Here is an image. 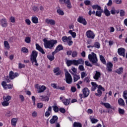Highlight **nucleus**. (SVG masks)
Listing matches in <instances>:
<instances>
[{
  "mask_svg": "<svg viewBox=\"0 0 127 127\" xmlns=\"http://www.w3.org/2000/svg\"><path fill=\"white\" fill-rule=\"evenodd\" d=\"M44 46L46 49H52L56 44H57L58 41L57 40H48L46 38L43 40Z\"/></svg>",
  "mask_w": 127,
  "mask_h": 127,
  "instance_id": "f257e3e1",
  "label": "nucleus"
},
{
  "mask_svg": "<svg viewBox=\"0 0 127 127\" xmlns=\"http://www.w3.org/2000/svg\"><path fill=\"white\" fill-rule=\"evenodd\" d=\"M38 55V52H37L36 51H33L30 55V62H31L32 65L34 66H36V67H38L39 65L38 63H37V60L36 59Z\"/></svg>",
  "mask_w": 127,
  "mask_h": 127,
  "instance_id": "f03ea898",
  "label": "nucleus"
},
{
  "mask_svg": "<svg viewBox=\"0 0 127 127\" xmlns=\"http://www.w3.org/2000/svg\"><path fill=\"white\" fill-rule=\"evenodd\" d=\"M88 59L93 65L100 67V64L98 63V58H97V55L96 54L92 53L91 54H89L88 55Z\"/></svg>",
  "mask_w": 127,
  "mask_h": 127,
  "instance_id": "7ed1b4c3",
  "label": "nucleus"
},
{
  "mask_svg": "<svg viewBox=\"0 0 127 127\" xmlns=\"http://www.w3.org/2000/svg\"><path fill=\"white\" fill-rule=\"evenodd\" d=\"M65 82L67 84H72L73 82V78H72V76L67 69H65Z\"/></svg>",
  "mask_w": 127,
  "mask_h": 127,
  "instance_id": "20e7f679",
  "label": "nucleus"
},
{
  "mask_svg": "<svg viewBox=\"0 0 127 127\" xmlns=\"http://www.w3.org/2000/svg\"><path fill=\"white\" fill-rule=\"evenodd\" d=\"M86 36H87V38L94 39L95 38V36H96V35L94 34V32L89 30L86 32Z\"/></svg>",
  "mask_w": 127,
  "mask_h": 127,
  "instance_id": "39448f33",
  "label": "nucleus"
},
{
  "mask_svg": "<svg viewBox=\"0 0 127 127\" xmlns=\"http://www.w3.org/2000/svg\"><path fill=\"white\" fill-rule=\"evenodd\" d=\"M60 3H65L67 4V7L69 9L70 8H72V5H71V2H70V0H59Z\"/></svg>",
  "mask_w": 127,
  "mask_h": 127,
  "instance_id": "423d86ee",
  "label": "nucleus"
},
{
  "mask_svg": "<svg viewBox=\"0 0 127 127\" xmlns=\"http://www.w3.org/2000/svg\"><path fill=\"white\" fill-rule=\"evenodd\" d=\"M82 93L83 94V98H87L90 95V90L87 87H85L82 89Z\"/></svg>",
  "mask_w": 127,
  "mask_h": 127,
  "instance_id": "0eeeda50",
  "label": "nucleus"
},
{
  "mask_svg": "<svg viewBox=\"0 0 127 127\" xmlns=\"http://www.w3.org/2000/svg\"><path fill=\"white\" fill-rule=\"evenodd\" d=\"M118 53L120 56H123L124 58L125 57L126 49L123 48H120L118 50Z\"/></svg>",
  "mask_w": 127,
  "mask_h": 127,
  "instance_id": "6e6552de",
  "label": "nucleus"
},
{
  "mask_svg": "<svg viewBox=\"0 0 127 127\" xmlns=\"http://www.w3.org/2000/svg\"><path fill=\"white\" fill-rule=\"evenodd\" d=\"M19 75V74H18V73L15 72L14 73L13 71H10L9 74V79H10V80H13L14 78H16V77H18Z\"/></svg>",
  "mask_w": 127,
  "mask_h": 127,
  "instance_id": "1a4fd4ad",
  "label": "nucleus"
},
{
  "mask_svg": "<svg viewBox=\"0 0 127 127\" xmlns=\"http://www.w3.org/2000/svg\"><path fill=\"white\" fill-rule=\"evenodd\" d=\"M77 21L79 23H82L83 25H87V21L83 17L79 16L77 19Z\"/></svg>",
  "mask_w": 127,
  "mask_h": 127,
  "instance_id": "9d476101",
  "label": "nucleus"
},
{
  "mask_svg": "<svg viewBox=\"0 0 127 127\" xmlns=\"http://www.w3.org/2000/svg\"><path fill=\"white\" fill-rule=\"evenodd\" d=\"M113 64L111 62H108L107 64L106 69L108 72H112L113 69Z\"/></svg>",
  "mask_w": 127,
  "mask_h": 127,
  "instance_id": "9b49d317",
  "label": "nucleus"
},
{
  "mask_svg": "<svg viewBox=\"0 0 127 127\" xmlns=\"http://www.w3.org/2000/svg\"><path fill=\"white\" fill-rule=\"evenodd\" d=\"M0 22V24L2 27H6V26H7V21H6L5 18L1 19Z\"/></svg>",
  "mask_w": 127,
  "mask_h": 127,
  "instance_id": "f8f14e48",
  "label": "nucleus"
},
{
  "mask_svg": "<svg viewBox=\"0 0 127 127\" xmlns=\"http://www.w3.org/2000/svg\"><path fill=\"white\" fill-rule=\"evenodd\" d=\"M58 121V117L57 116H53L52 118L50 120V123L51 124V125H53L55 124L56 123H57V121Z\"/></svg>",
  "mask_w": 127,
  "mask_h": 127,
  "instance_id": "ddd939ff",
  "label": "nucleus"
},
{
  "mask_svg": "<svg viewBox=\"0 0 127 127\" xmlns=\"http://www.w3.org/2000/svg\"><path fill=\"white\" fill-rule=\"evenodd\" d=\"M84 64V60L79 59L78 60H74V66H78L79 64Z\"/></svg>",
  "mask_w": 127,
  "mask_h": 127,
  "instance_id": "4468645a",
  "label": "nucleus"
},
{
  "mask_svg": "<svg viewBox=\"0 0 127 127\" xmlns=\"http://www.w3.org/2000/svg\"><path fill=\"white\" fill-rule=\"evenodd\" d=\"M51 112H52V107L51 106H49L48 110L45 113V117L48 118L51 115Z\"/></svg>",
  "mask_w": 127,
  "mask_h": 127,
  "instance_id": "2eb2a0df",
  "label": "nucleus"
},
{
  "mask_svg": "<svg viewBox=\"0 0 127 127\" xmlns=\"http://www.w3.org/2000/svg\"><path fill=\"white\" fill-rule=\"evenodd\" d=\"M100 78H101V72L98 71H96V73L93 76V79H94V80H98L99 79H100Z\"/></svg>",
  "mask_w": 127,
  "mask_h": 127,
  "instance_id": "dca6fc26",
  "label": "nucleus"
},
{
  "mask_svg": "<svg viewBox=\"0 0 127 127\" xmlns=\"http://www.w3.org/2000/svg\"><path fill=\"white\" fill-rule=\"evenodd\" d=\"M36 49L38 50L42 54H45V52L43 50V49L39 46V44H36Z\"/></svg>",
  "mask_w": 127,
  "mask_h": 127,
  "instance_id": "f3484780",
  "label": "nucleus"
},
{
  "mask_svg": "<svg viewBox=\"0 0 127 127\" xmlns=\"http://www.w3.org/2000/svg\"><path fill=\"white\" fill-rule=\"evenodd\" d=\"M91 84L92 86L91 89V91H92V92H94L95 90H97V88L98 87V84H97V83L94 82H91Z\"/></svg>",
  "mask_w": 127,
  "mask_h": 127,
  "instance_id": "a211bd4d",
  "label": "nucleus"
},
{
  "mask_svg": "<svg viewBox=\"0 0 127 127\" xmlns=\"http://www.w3.org/2000/svg\"><path fill=\"white\" fill-rule=\"evenodd\" d=\"M66 64L67 67H70V66H71V65H75L74 60H67L66 62Z\"/></svg>",
  "mask_w": 127,
  "mask_h": 127,
  "instance_id": "6ab92c4d",
  "label": "nucleus"
},
{
  "mask_svg": "<svg viewBox=\"0 0 127 127\" xmlns=\"http://www.w3.org/2000/svg\"><path fill=\"white\" fill-rule=\"evenodd\" d=\"M46 23L48 24H51V25H55V20L53 19H46Z\"/></svg>",
  "mask_w": 127,
  "mask_h": 127,
  "instance_id": "aec40b11",
  "label": "nucleus"
},
{
  "mask_svg": "<svg viewBox=\"0 0 127 127\" xmlns=\"http://www.w3.org/2000/svg\"><path fill=\"white\" fill-rule=\"evenodd\" d=\"M118 104L119 106L125 107V101L124 100V99H123V98H119L118 99Z\"/></svg>",
  "mask_w": 127,
  "mask_h": 127,
  "instance_id": "412c9836",
  "label": "nucleus"
},
{
  "mask_svg": "<svg viewBox=\"0 0 127 127\" xmlns=\"http://www.w3.org/2000/svg\"><path fill=\"white\" fill-rule=\"evenodd\" d=\"M100 11H96L95 13L96 16H98L99 17H101L102 16V13L104 12V10L102 9H101L100 10H98Z\"/></svg>",
  "mask_w": 127,
  "mask_h": 127,
  "instance_id": "4be33fe9",
  "label": "nucleus"
},
{
  "mask_svg": "<svg viewBox=\"0 0 127 127\" xmlns=\"http://www.w3.org/2000/svg\"><path fill=\"white\" fill-rule=\"evenodd\" d=\"M39 91L38 93H43L45 90H46V87L44 85H42V86H39Z\"/></svg>",
  "mask_w": 127,
  "mask_h": 127,
  "instance_id": "5701e85b",
  "label": "nucleus"
},
{
  "mask_svg": "<svg viewBox=\"0 0 127 127\" xmlns=\"http://www.w3.org/2000/svg\"><path fill=\"white\" fill-rule=\"evenodd\" d=\"M70 100H71V99H63L62 101L64 106H68V105L70 104Z\"/></svg>",
  "mask_w": 127,
  "mask_h": 127,
  "instance_id": "b1692460",
  "label": "nucleus"
},
{
  "mask_svg": "<svg viewBox=\"0 0 127 127\" xmlns=\"http://www.w3.org/2000/svg\"><path fill=\"white\" fill-rule=\"evenodd\" d=\"M3 101H5L6 102H7L8 103H9V101L11 100V96L9 95H7L6 96H3Z\"/></svg>",
  "mask_w": 127,
  "mask_h": 127,
  "instance_id": "393cba45",
  "label": "nucleus"
},
{
  "mask_svg": "<svg viewBox=\"0 0 127 127\" xmlns=\"http://www.w3.org/2000/svg\"><path fill=\"white\" fill-rule=\"evenodd\" d=\"M100 61H101L102 63L103 64H104V65H107V63L106 62V60L105 59V58L103 55H100Z\"/></svg>",
  "mask_w": 127,
  "mask_h": 127,
  "instance_id": "a878e982",
  "label": "nucleus"
},
{
  "mask_svg": "<svg viewBox=\"0 0 127 127\" xmlns=\"http://www.w3.org/2000/svg\"><path fill=\"white\" fill-rule=\"evenodd\" d=\"M64 49V47H63V46L61 44L59 45L56 48V50H57L58 52H59V51H61V50H63Z\"/></svg>",
  "mask_w": 127,
  "mask_h": 127,
  "instance_id": "bb28decb",
  "label": "nucleus"
},
{
  "mask_svg": "<svg viewBox=\"0 0 127 127\" xmlns=\"http://www.w3.org/2000/svg\"><path fill=\"white\" fill-rule=\"evenodd\" d=\"M102 105L105 107L107 109H112V106H111V104L108 103H102Z\"/></svg>",
  "mask_w": 127,
  "mask_h": 127,
  "instance_id": "cd10ccee",
  "label": "nucleus"
},
{
  "mask_svg": "<svg viewBox=\"0 0 127 127\" xmlns=\"http://www.w3.org/2000/svg\"><path fill=\"white\" fill-rule=\"evenodd\" d=\"M12 126H16V123H17V119L16 118H13L11 120Z\"/></svg>",
  "mask_w": 127,
  "mask_h": 127,
  "instance_id": "c85d7f7f",
  "label": "nucleus"
},
{
  "mask_svg": "<svg viewBox=\"0 0 127 127\" xmlns=\"http://www.w3.org/2000/svg\"><path fill=\"white\" fill-rule=\"evenodd\" d=\"M124 70V68L120 67L116 71V72L119 74V75H122L123 74V71Z\"/></svg>",
  "mask_w": 127,
  "mask_h": 127,
  "instance_id": "c756f323",
  "label": "nucleus"
},
{
  "mask_svg": "<svg viewBox=\"0 0 127 127\" xmlns=\"http://www.w3.org/2000/svg\"><path fill=\"white\" fill-rule=\"evenodd\" d=\"M73 127H82V124L79 122H74L73 123Z\"/></svg>",
  "mask_w": 127,
  "mask_h": 127,
  "instance_id": "7c9ffc66",
  "label": "nucleus"
},
{
  "mask_svg": "<svg viewBox=\"0 0 127 127\" xmlns=\"http://www.w3.org/2000/svg\"><path fill=\"white\" fill-rule=\"evenodd\" d=\"M104 13L106 16H110L111 15V12H110L107 8H105Z\"/></svg>",
  "mask_w": 127,
  "mask_h": 127,
  "instance_id": "2f4dec72",
  "label": "nucleus"
},
{
  "mask_svg": "<svg viewBox=\"0 0 127 127\" xmlns=\"http://www.w3.org/2000/svg\"><path fill=\"white\" fill-rule=\"evenodd\" d=\"M68 33H70L72 37H73V38H75L76 35V32H73V31L72 30H70L68 31Z\"/></svg>",
  "mask_w": 127,
  "mask_h": 127,
  "instance_id": "473e14b6",
  "label": "nucleus"
},
{
  "mask_svg": "<svg viewBox=\"0 0 127 127\" xmlns=\"http://www.w3.org/2000/svg\"><path fill=\"white\" fill-rule=\"evenodd\" d=\"M79 79H80V76L76 74H74L73 82H77Z\"/></svg>",
  "mask_w": 127,
  "mask_h": 127,
  "instance_id": "72a5a7b5",
  "label": "nucleus"
},
{
  "mask_svg": "<svg viewBox=\"0 0 127 127\" xmlns=\"http://www.w3.org/2000/svg\"><path fill=\"white\" fill-rule=\"evenodd\" d=\"M32 21L33 23H38V18L37 17H32Z\"/></svg>",
  "mask_w": 127,
  "mask_h": 127,
  "instance_id": "f704fd0d",
  "label": "nucleus"
},
{
  "mask_svg": "<svg viewBox=\"0 0 127 127\" xmlns=\"http://www.w3.org/2000/svg\"><path fill=\"white\" fill-rule=\"evenodd\" d=\"M52 108L55 112V113H58L59 112V108L58 106L54 105L52 106Z\"/></svg>",
  "mask_w": 127,
  "mask_h": 127,
  "instance_id": "c9c22d12",
  "label": "nucleus"
},
{
  "mask_svg": "<svg viewBox=\"0 0 127 127\" xmlns=\"http://www.w3.org/2000/svg\"><path fill=\"white\" fill-rule=\"evenodd\" d=\"M92 8H93V9H97V10L102 9L101 6H100L98 4L93 5L92 6Z\"/></svg>",
  "mask_w": 127,
  "mask_h": 127,
  "instance_id": "e433bc0d",
  "label": "nucleus"
},
{
  "mask_svg": "<svg viewBox=\"0 0 127 127\" xmlns=\"http://www.w3.org/2000/svg\"><path fill=\"white\" fill-rule=\"evenodd\" d=\"M1 105L3 107H7V106H9V102L3 100V102L1 103Z\"/></svg>",
  "mask_w": 127,
  "mask_h": 127,
  "instance_id": "4c0bfd02",
  "label": "nucleus"
},
{
  "mask_svg": "<svg viewBox=\"0 0 127 127\" xmlns=\"http://www.w3.org/2000/svg\"><path fill=\"white\" fill-rule=\"evenodd\" d=\"M93 46L94 47H95V48H97L98 49H99V48L101 47V44H100V43L96 42L94 43V45Z\"/></svg>",
  "mask_w": 127,
  "mask_h": 127,
  "instance_id": "58836bf2",
  "label": "nucleus"
},
{
  "mask_svg": "<svg viewBox=\"0 0 127 127\" xmlns=\"http://www.w3.org/2000/svg\"><path fill=\"white\" fill-rule=\"evenodd\" d=\"M47 58L49 59V60H50V61H53V60L55 59V58L54 56H51L49 55L47 56Z\"/></svg>",
  "mask_w": 127,
  "mask_h": 127,
  "instance_id": "ea45409f",
  "label": "nucleus"
},
{
  "mask_svg": "<svg viewBox=\"0 0 127 127\" xmlns=\"http://www.w3.org/2000/svg\"><path fill=\"white\" fill-rule=\"evenodd\" d=\"M57 13H58L60 15H64V11L63 10L59 9L57 10Z\"/></svg>",
  "mask_w": 127,
  "mask_h": 127,
  "instance_id": "a19ab883",
  "label": "nucleus"
},
{
  "mask_svg": "<svg viewBox=\"0 0 127 127\" xmlns=\"http://www.w3.org/2000/svg\"><path fill=\"white\" fill-rule=\"evenodd\" d=\"M4 45L5 47H6V48H7V49H9V48H10L9 47V44H8V42L6 41H4Z\"/></svg>",
  "mask_w": 127,
  "mask_h": 127,
  "instance_id": "79ce46f5",
  "label": "nucleus"
},
{
  "mask_svg": "<svg viewBox=\"0 0 127 127\" xmlns=\"http://www.w3.org/2000/svg\"><path fill=\"white\" fill-rule=\"evenodd\" d=\"M1 85L2 86L3 88H4V89H5V90L7 89V87H6L7 86V84H6V82L2 81L1 82Z\"/></svg>",
  "mask_w": 127,
  "mask_h": 127,
  "instance_id": "37998d69",
  "label": "nucleus"
},
{
  "mask_svg": "<svg viewBox=\"0 0 127 127\" xmlns=\"http://www.w3.org/2000/svg\"><path fill=\"white\" fill-rule=\"evenodd\" d=\"M97 93H95V96H97V97H101L102 96V91L100 90V89L97 90Z\"/></svg>",
  "mask_w": 127,
  "mask_h": 127,
  "instance_id": "c03bdc74",
  "label": "nucleus"
},
{
  "mask_svg": "<svg viewBox=\"0 0 127 127\" xmlns=\"http://www.w3.org/2000/svg\"><path fill=\"white\" fill-rule=\"evenodd\" d=\"M31 41V40L30 39V37H27L25 38V42H26V43L29 44V43H30Z\"/></svg>",
  "mask_w": 127,
  "mask_h": 127,
  "instance_id": "a18cd8bd",
  "label": "nucleus"
},
{
  "mask_svg": "<svg viewBox=\"0 0 127 127\" xmlns=\"http://www.w3.org/2000/svg\"><path fill=\"white\" fill-rule=\"evenodd\" d=\"M77 55H78V52H77V51H74L72 52V55H71L72 57L74 58L75 57H77Z\"/></svg>",
  "mask_w": 127,
  "mask_h": 127,
  "instance_id": "49530a36",
  "label": "nucleus"
},
{
  "mask_svg": "<svg viewBox=\"0 0 127 127\" xmlns=\"http://www.w3.org/2000/svg\"><path fill=\"white\" fill-rule=\"evenodd\" d=\"M118 112L120 115H124L125 114V110L122 109V108H119Z\"/></svg>",
  "mask_w": 127,
  "mask_h": 127,
  "instance_id": "de8ad7c7",
  "label": "nucleus"
},
{
  "mask_svg": "<svg viewBox=\"0 0 127 127\" xmlns=\"http://www.w3.org/2000/svg\"><path fill=\"white\" fill-rule=\"evenodd\" d=\"M63 42L64 43H66L68 41V38L66 36H63L62 38Z\"/></svg>",
  "mask_w": 127,
  "mask_h": 127,
  "instance_id": "09e8293b",
  "label": "nucleus"
},
{
  "mask_svg": "<svg viewBox=\"0 0 127 127\" xmlns=\"http://www.w3.org/2000/svg\"><path fill=\"white\" fill-rule=\"evenodd\" d=\"M85 64L86 66H88V67H93V65H92V64H91L88 61H85Z\"/></svg>",
  "mask_w": 127,
  "mask_h": 127,
  "instance_id": "8fccbe9b",
  "label": "nucleus"
},
{
  "mask_svg": "<svg viewBox=\"0 0 127 127\" xmlns=\"http://www.w3.org/2000/svg\"><path fill=\"white\" fill-rule=\"evenodd\" d=\"M125 14H126V12L123 9L120 10V16L121 17L125 16Z\"/></svg>",
  "mask_w": 127,
  "mask_h": 127,
  "instance_id": "3c124183",
  "label": "nucleus"
},
{
  "mask_svg": "<svg viewBox=\"0 0 127 127\" xmlns=\"http://www.w3.org/2000/svg\"><path fill=\"white\" fill-rule=\"evenodd\" d=\"M21 51H22V52L23 53H28V49H27V48H25V47H23Z\"/></svg>",
  "mask_w": 127,
  "mask_h": 127,
  "instance_id": "603ef678",
  "label": "nucleus"
},
{
  "mask_svg": "<svg viewBox=\"0 0 127 127\" xmlns=\"http://www.w3.org/2000/svg\"><path fill=\"white\" fill-rule=\"evenodd\" d=\"M123 97L125 100H127V91L125 90L123 92Z\"/></svg>",
  "mask_w": 127,
  "mask_h": 127,
  "instance_id": "864d4df0",
  "label": "nucleus"
},
{
  "mask_svg": "<svg viewBox=\"0 0 127 127\" xmlns=\"http://www.w3.org/2000/svg\"><path fill=\"white\" fill-rule=\"evenodd\" d=\"M37 107L38 109H42V108H43V103H38L37 105Z\"/></svg>",
  "mask_w": 127,
  "mask_h": 127,
  "instance_id": "5fc2aeb1",
  "label": "nucleus"
},
{
  "mask_svg": "<svg viewBox=\"0 0 127 127\" xmlns=\"http://www.w3.org/2000/svg\"><path fill=\"white\" fill-rule=\"evenodd\" d=\"M59 111L62 114H65V113H66V110L63 108H60Z\"/></svg>",
  "mask_w": 127,
  "mask_h": 127,
  "instance_id": "6e6d98bb",
  "label": "nucleus"
},
{
  "mask_svg": "<svg viewBox=\"0 0 127 127\" xmlns=\"http://www.w3.org/2000/svg\"><path fill=\"white\" fill-rule=\"evenodd\" d=\"M84 4L85 5H90L91 4V1L89 0H86L84 1Z\"/></svg>",
  "mask_w": 127,
  "mask_h": 127,
  "instance_id": "4d7b16f0",
  "label": "nucleus"
},
{
  "mask_svg": "<svg viewBox=\"0 0 127 127\" xmlns=\"http://www.w3.org/2000/svg\"><path fill=\"white\" fill-rule=\"evenodd\" d=\"M33 11H35V12H37L39 10L38 7L37 6H33L32 7Z\"/></svg>",
  "mask_w": 127,
  "mask_h": 127,
  "instance_id": "13d9d810",
  "label": "nucleus"
},
{
  "mask_svg": "<svg viewBox=\"0 0 127 127\" xmlns=\"http://www.w3.org/2000/svg\"><path fill=\"white\" fill-rule=\"evenodd\" d=\"M7 87L9 90H11L13 88V85L11 84H7Z\"/></svg>",
  "mask_w": 127,
  "mask_h": 127,
  "instance_id": "bf43d9fd",
  "label": "nucleus"
},
{
  "mask_svg": "<svg viewBox=\"0 0 127 127\" xmlns=\"http://www.w3.org/2000/svg\"><path fill=\"white\" fill-rule=\"evenodd\" d=\"M14 40V36H12L9 38L8 39V42L10 43L13 42V41Z\"/></svg>",
  "mask_w": 127,
  "mask_h": 127,
  "instance_id": "052dcab7",
  "label": "nucleus"
},
{
  "mask_svg": "<svg viewBox=\"0 0 127 127\" xmlns=\"http://www.w3.org/2000/svg\"><path fill=\"white\" fill-rule=\"evenodd\" d=\"M85 76H86V73L85 72V71H83L81 73V79H83V78H85Z\"/></svg>",
  "mask_w": 127,
  "mask_h": 127,
  "instance_id": "680f3d73",
  "label": "nucleus"
},
{
  "mask_svg": "<svg viewBox=\"0 0 127 127\" xmlns=\"http://www.w3.org/2000/svg\"><path fill=\"white\" fill-rule=\"evenodd\" d=\"M111 12L112 14H116V9H115V7L112 8Z\"/></svg>",
  "mask_w": 127,
  "mask_h": 127,
  "instance_id": "e2e57ef3",
  "label": "nucleus"
},
{
  "mask_svg": "<svg viewBox=\"0 0 127 127\" xmlns=\"http://www.w3.org/2000/svg\"><path fill=\"white\" fill-rule=\"evenodd\" d=\"M11 115H12V114L11 113V112H8L7 113H6L5 116L6 117H7V118H9V117H10L11 116Z\"/></svg>",
  "mask_w": 127,
  "mask_h": 127,
  "instance_id": "0e129e2a",
  "label": "nucleus"
},
{
  "mask_svg": "<svg viewBox=\"0 0 127 127\" xmlns=\"http://www.w3.org/2000/svg\"><path fill=\"white\" fill-rule=\"evenodd\" d=\"M18 67H19V69H21V68H24V67H25V64H22L20 63H19Z\"/></svg>",
  "mask_w": 127,
  "mask_h": 127,
  "instance_id": "69168bd1",
  "label": "nucleus"
},
{
  "mask_svg": "<svg viewBox=\"0 0 127 127\" xmlns=\"http://www.w3.org/2000/svg\"><path fill=\"white\" fill-rule=\"evenodd\" d=\"M84 81L85 82V83H90V79H89V77H85L84 79Z\"/></svg>",
  "mask_w": 127,
  "mask_h": 127,
  "instance_id": "338daca9",
  "label": "nucleus"
},
{
  "mask_svg": "<svg viewBox=\"0 0 127 127\" xmlns=\"http://www.w3.org/2000/svg\"><path fill=\"white\" fill-rule=\"evenodd\" d=\"M115 2L117 3V4H121L122 0H115Z\"/></svg>",
  "mask_w": 127,
  "mask_h": 127,
  "instance_id": "774afa93",
  "label": "nucleus"
}]
</instances>
